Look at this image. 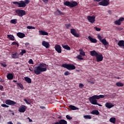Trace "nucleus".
Returning <instances> with one entry per match:
<instances>
[{"label": "nucleus", "mask_w": 124, "mask_h": 124, "mask_svg": "<svg viewBox=\"0 0 124 124\" xmlns=\"http://www.w3.org/2000/svg\"><path fill=\"white\" fill-rule=\"evenodd\" d=\"M46 67H48V65L44 63H42L39 64L38 66L35 67L33 72H34L35 75H39L41 72L46 71Z\"/></svg>", "instance_id": "1"}, {"label": "nucleus", "mask_w": 124, "mask_h": 124, "mask_svg": "<svg viewBox=\"0 0 124 124\" xmlns=\"http://www.w3.org/2000/svg\"><path fill=\"white\" fill-rule=\"evenodd\" d=\"M90 55L92 57H95L96 62H97L103 61V59H104L103 55L100 53L96 52L95 50L90 51Z\"/></svg>", "instance_id": "2"}, {"label": "nucleus", "mask_w": 124, "mask_h": 124, "mask_svg": "<svg viewBox=\"0 0 124 124\" xmlns=\"http://www.w3.org/2000/svg\"><path fill=\"white\" fill-rule=\"evenodd\" d=\"M62 67L66 68L69 71L75 69V66L72 64L63 63L62 64Z\"/></svg>", "instance_id": "3"}, {"label": "nucleus", "mask_w": 124, "mask_h": 124, "mask_svg": "<svg viewBox=\"0 0 124 124\" xmlns=\"http://www.w3.org/2000/svg\"><path fill=\"white\" fill-rule=\"evenodd\" d=\"M63 5L69 7L74 8V7L77 6L78 4L76 1L70 2L68 1H66V2H64V3H63Z\"/></svg>", "instance_id": "4"}, {"label": "nucleus", "mask_w": 124, "mask_h": 124, "mask_svg": "<svg viewBox=\"0 0 124 124\" xmlns=\"http://www.w3.org/2000/svg\"><path fill=\"white\" fill-rule=\"evenodd\" d=\"M97 39H98L99 42H101V43H102L104 46H107L108 45V43L107 42V41H106L105 39H103L102 36H100V35H97Z\"/></svg>", "instance_id": "5"}, {"label": "nucleus", "mask_w": 124, "mask_h": 124, "mask_svg": "<svg viewBox=\"0 0 124 124\" xmlns=\"http://www.w3.org/2000/svg\"><path fill=\"white\" fill-rule=\"evenodd\" d=\"M16 14H17L18 16L22 17L23 16L26 15V11L23 10L17 9L16 11Z\"/></svg>", "instance_id": "6"}, {"label": "nucleus", "mask_w": 124, "mask_h": 124, "mask_svg": "<svg viewBox=\"0 0 124 124\" xmlns=\"http://www.w3.org/2000/svg\"><path fill=\"white\" fill-rule=\"evenodd\" d=\"M109 4V0H103L98 2V5L102 6H107Z\"/></svg>", "instance_id": "7"}, {"label": "nucleus", "mask_w": 124, "mask_h": 124, "mask_svg": "<svg viewBox=\"0 0 124 124\" xmlns=\"http://www.w3.org/2000/svg\"><path fill=\"white\" fill-rule=\"evenodd\" d=\"M87 19L88 20V22L93 23L94 22H95V16H87Z\"/></svg>", "instance_id": "8"}, {"label": "nucleus", "mask_w": 124, "mask_h": 124, "mask_svg": "<svg viewBox=\"0 0 124 124\" xmlns=\"http://www.w3.org/2000/svg\"><path fill=\"white\" fill-rule=\"evenodd\" d=\"M70 32L71 33V34L73 35L74 37H78V38L79 37V34L76 33V30H75V29H71L70 30Z\"/></svg>", "instance_id": "9"}, {"label": "nucleus", "mask_w": 124, "mask_h": 124, "mask_svg": "<svg viewBox=\"0 0 124 124\" xmlns=\"http://www.w3.org/2000/svg\"><path fill=\"white\" fill-rule=\"evenodd\" d=\"M5 104L9 106H15V105H16V102L14 101L8 99L5 100Z\"/></svg>", "instance_id": "10"}, {"label": "nucleus", "mask_w": 124, "mask_h": 124, "mask_svg": "<svg viewBox=\"0 0 124 124\" xmlns=\"http://www.w3.org/2000/svg\"><path fill=\"white\" fill-rule=\"evenodd\" d=\"M89 101H90V103L92 105H97L98 107H102V105H100L98 103H97V100L96 99H89Z\"/></svg>", "instance_id": "11"}, {"label": "nucleus", "mask_w": 124, "mask_h": 124, "mask_svg": "<svg viewBox=\"0 0 124 124\" xmlns=\"http://www.w3.org/2000/svg\"><path fill=\"white\" fill-rule=\"evenodd\" d=\"M27 109V107L26 106L21 105L18 108V111L20 113H25Z\"/></svg>", "instance_id": "12"}, {"label": "nucleus", "mask_w": 124, "mask_h": 124, "mask_svg": "<svg viewBox=\"0 0 124 124\" xmlns=\"http://www.w3.org/2000/svg\"><path fill=\"white\" fill-rule=\"evenodd\" d=\"M55 51L57 52L58 53H62V46L59 45H55Z\"/></svg>", "instance_id": "13"}, {"label": "nucleus", "mask_w": 124, "mask_h": 124, "mask_svg": "<svg viewBox=\"0 0 124 124\" xmlns=\"http://www.w3.org/2000/svg\"><path fill=\"white\" fill-rule=\"evenodd\" d=\"M42 45H43L44 47H46V48H49V47H50V44H49V42L45 41H43L42 42Z\"/></svg>", "instance_id": "14"}, {"label": "nucleus", "mask_w": 124, "mask_h": 124, "mask_svg": "<svg viewBox=\"0 0 124 124\" xmlns=\"http://www.w3.org/2000/svg\"><path fill=\"white\" fill-rule=\"evenodd\" d=\"M17 35V37H18L20 39H22L26 37V35L25 33H21V32H18L16 34Z\"/></svg>", "instance_id": "15"}, {"label": "nucleus", "mask_w": 124, "mask_h": 124, "mask_svg": "<svg viewBox=\"0 0 124 124\" xmlns=\"http://www.w3.org/2000/svg\"><path fill=\"white\" fill-rule=\"evenodd\" d=\"M54 124H67V121L64 120H61L54 123Z\"/></svg>", "instance_id": "16"}, {"label": "nucleus", "mask_w": 124, "mask_h": 124, "mask_svg": "<svg viewBox=\"0 0 124 124\" xmlns=\"http://www.w3.org/2000/svg\"><path fill=\"white\" fill-rule=\"evenodd\" d=\"M124 21V19H123V18L119 19L118 20H117L114 22V24L116 25L120 26V25H121V22H123Z\"/></svg>", "instance_id": "17"}, {"label": "nucleus", "mask_w": 124, "mask_h": 124, "mask_svg": "<svg viewBox=\"0 0 124 124\" xmlns=\"http://www.w3.org/2000/svg\"><path fill=\"white\" fill-rule=\"evenodd\" d=\"M105 107H106V108H107L109 109L112 108V107H114V105H112V104L110 103H106V104H105Z\"/></svg>", "instance_id": "18"}, {"label": "nucleus", "mask_w": 124, "mask_h": 124, "mask_svg": "<svg viewBox=\"0 0 124 124\" xmlns=\"http://www.w3.org/2000/svg\"><path fill=\"white\" fill-rule=\"evenodd\" d=\"M88 39H89V41L92 43H97V40L96 39H93L91 36H88Z\"/></svg>", "instance_id": "19"}, {"label": "nucleus", "mask_w": 124, "mask_h": 124, "mask_svg": "<svg viewBox=\"0 0 124 124\" xmlns=\"http://www.w3.org/2000/svg\"><path fill=\"white\" fill-rule=\"evenodd\" d=\"M39 35H40L46 36V35H48V32L45 31H43V30H40L39 31Z\"/></svg>", "instance_id": "20"}, {"label": "nucleus", "mask_w": 124, "mask_h": 124, "mask_svg": "<svg viewBox=\"0 0 124 124\" xmlns=\"http://www.w3.org/2000/svg\"><path fill=\"white\" fill-rule=\"evenodd\" d=\"M21 3L19 4H17L16 5H18V7L19 8H25L26 6H27V5L28 3H23V1H21Z\"/></svg>", "instance_id": "21"}, {"label": "nucleus", "mask_w": 124, "mask_h": 124, "mask_svg": "<svg viewBox=\"0 0 124 124\" xmlns=\"http://www.w3.org/2000/svg\"><path fill=\"white\" fill-rule=\"evenodd\" d=\"M19 55L20 54H18V53L16 52L12 53V58L18 59V58H19Z\"/></svg>", "instance_id": "22"}, {"label": "nucleus", "mask_w": 124, "mask_h": 124, "mask_svg": "<svg viewBox=\"0 0 124 124\" xmlns=\"http://www.w3.org/2000/svg\"><path fill=\"white\" fill-rule=\"evenodd\" d=\"M90 114L92 115H98L99 114V112H98V110H93Z\"/></svg>", "instance_id": "23"}, {"label": "nucleus", "mask_w": 124, "mask_h": 124, "mask_svg": "<svg viewBox=\"0 0 124 124\" xmlns=\"http://www.w3.org/2000/svg\"><path fill=\"white\" fill-rule=\"evenodd\" d=\"M117 45L121 47H124V41L121 40L119 41V43H117Z\"/></svg>", "instance_id": "24"}, {"label": "nucleus", "mask_w": 124, "mask_h": 124, "mask_svg": "<svg viewBox=\"0 0 124 124\" xmlns=\"http://www.w3.org/2000/svg\"><path fill=\"white\" fill-rule=\"evenodd\" d=\"M62 48H63V49H66L68 51L70 50H71V48L70 47V46H68L67 45H62Z\"/></svg>", "instance_id": "25"}, {"label": "nucleus", "mask_w": 124, "mask_h": 124, "mask_svg": "<svg viewBox=\"0 0 124 124\" xmlns=\"http://www.w3.org/2000/svg\"><path fill=\"white\" fill-rule=\"evenodd\" d=\"M55 15L56 16H61V15H63V13L61 12L60 10H57L55 13Z\"/></svg>", "instance_id": "26"}, {"label": "nucleus", "mask_w": 124, "mask_h": 124, "mask_svg": "<svg viewBox=\"0 0 124 124\" xmlns=\"http://www.w3.org/2000/svg\"><path fill=\"white\" fill-rule=\"evenodd\" d=\"M69 108H70V109H71V110H78V108H77L74 106L70 105L69 106Z\"/></svg>", "instance_id": "27"}, {"label": "nucleus", "mask_w": 124, "mask_h": 124, "mask_svg": "<svg viewBox=\"0 0 124 124\" xmlns=\"http://www.w3.org/2000/svg\"><path fill=\"white\" fill-rule=\"evenodd\" d=\"M13 78H14V76H13V74H8V75L7 76V78L8 79H9V80L13 79Z\"/></svg>", "instance_id": "28"}, {"label": "nucleus", "mask_w": 124, "mask_h": 124, "mask_svg": "<svg viewBox=\"0 0 124 124\" xmlns=\"http://www.w3.org/2000/svg\"><path fill=\"white\" fill-rule=\"evenodd\" d=\"M102 98V97H98V96H92L90 97H89V99H92V100H99V99Z\"/></svg>", "instance_id": "29"}, {"label": "nucleus", "mask_w": 124, "mask_h": 124, "mask_svg": "<svg viewBox=\"0 0 124 124\" xmlns=\"http://www.w3.org/2000/svg\"><path fill=\"white\" fill-rule=\"evenodd\" d=\"M116 120L115 117H111L109 120V122H110L111 123L115 124Z\"/></svg>", "instance_id": "30"}, {"label": "nucleus", "mask_w": 124, "mask_h": 124, "mask_svg": "<svg viewBox=\"0 0 124 124\" xmlns=\"http://www.w3.org/2000/svg\"><path fill=\"white\" fill-rule=\"evenodd\" d=\"M8 39H9L11 41H14L15 40V38L14 37V36L12 35H8Z\"/></svg>", "instance_id": "31"}, {"label": "nucleus", "mask_w": 124, "mask_h": 124, "mask_svg": "<svg viewBox=\"0 0 124 124\" xmlns=\"http://www.w3.org/2000/svg\"><path fill=\"white\" fill-rule=\"evenodd\" d=\"M25 80H26V82H27V83L29 84L31 83V78H28V77L25 78Z\"/></svg>", "instance_id": "32"}, {"label": "nucleus", "mask_w": 124, "mask_h": 124, "mask_svg": "<svg viewBox=\"0 0 124 124\" xmlns=\"http://www.w3.org/2000/svg\"><path fill=\"white\" fill-rule=\"evenodd\" d=\"M11 23H12L13 24H17V19H14L11 20Z\"/></svg>", "instance_id": "33"}, {"label": "nucleus", "mask_w": 124, "mask_h": 124, "mask_svg": "<svg viewBox=\"0 0 124 124\" xmlns=\"http://www.w3.org/2000/svg\"><path fill=\"white\" fill-rule=\"evenodd\" d=\"M26 49H22L21 50V52L19 53V55L20 56H23V54H26Z\"/></svg>", "instance_id": "34"}, {"label": "nucleus", "mask_w": 124, "mask_h": 124, "mask_svg": "<svg viewBox=\"0 0 124 124\" xmlns=\"http://www.w3.org/2000/svg\"><path fill=\"white\" fill-rule=\"evenodd\" d=\"M16 84L21 89V90H23L24 88L23 86H22V84L21 83H17Z\"/></svg>", "instance_id": "35"}, {"label": "nucleus", "mask_w": 124, "mask_h": 124, "mask_svg": "<svg viewBox=\"0 0 124 124\" xmlns=\"http://www.w3.org/2000/svg\"><path fill=\"white\" fill-rule=\"evenodd\" d=\"M79 51H80V52H79V54L82 56V57H85V52L81 50V49H79Z\"/></svg>", "instance_id": "36"}, {"label": "nucleus", "mask_w": 124, "mask_h": 124, "mask_svg": "<svg viewBox=\"0 0 124 124\" xmlns=\"http://www.w3.org/2000/svg\"><path fill=\"white\" fill-rule=\"evenodd\" d=\"M14 45L17 46V47L19 46V45H18V43H16V42H12V43L11 44V46H13Z\"/></svg>", "instance_id": "37"}, {"label": "nucleus", "mask_w": 124, "mask_h": 124, "mask_svg": "<svg viewBox=\"0 0 124 124\" xmlns=\"http://www.w3.org/2000/svg\"><path fill=\"white\" fill-rule=\"evenodd\" d=\"M84 118L85 119H91V116H90V115H85V116H84Z\"/></svg>", "instance_id": "38"}, {"label": "nucleus", "mask_w": 124, "mask_h": 124, "mask_svg": "<svg viewBox=\"0 0 124 124\" xmlns=\"http://www.w3.org/2000/svg\"><path fill=\"white\" fill-rule=\"evenodd\" d=\"M116 86L117 87H123L124 86V84L121 82H117L116 83Z\"/></svg>", "instance_id": "39"}, {"label": "nucleus", "mask_w": 124, "mask_h": 124, "mask_svg": "<svg viewBox=\"0 0 124 124\" xmlns=\"http://www.w3.org/2000/svg\"><path fill=\"white\" fill-rule=\"evenodd\" d=\"M27 29L28 30H35V27L33 26H27Z\"/></svg>", "instance_id": "40"}, {"label": "nucleus", "mask_w": 124, "mask_h": 124, "mask_svg": "<svg viewBox=\"0 0 124 124\" xmlns=\"http://www.w3.org/2000/svg\"><path fill=\"white\" fill-rule=\"evenodd\" d=\"M70 73H69V72L68 71L64 72V73H63V75L65 76H68L69 75H70Z\"/></svg>", "instance_id": "41"}, {"label": "nucleus", "mask_w": 124, "mask_h": 124, "mask_svg": "<svg viewBox=\"0 0 124 124\" xmlns=\"http://www.w3.org/2000/svg\"><path fill=\"white\" fill-rule=\"evenodd\" d=\"M93 96H97V97H101L102 98H105V95H94Z\"/></svg>", "instance_id": "42"}, {"label": "nucleus", "mask_w": 124, "mask_h": 124, "mask_svg": "<svg viewBox=\"0 0 124 124\" xmlns=\"http://www.w3.org/2000/svg\"><path fill=\"white\" fill-rule=\"evenodd\" d=\"M21 4V2H17V1H15L13 2V4H15V5H19V4Z\"/></svg>", "instance_id": "43"}, {"label": "nucleus", "mask_w": 124, "mask_h": 124, "mask_svg": "<svg viewBox=\"0 0 124 124\" xmlns=\"http://www.w3.org/2000/svg\"><path fill=\"white\" fill-rule=\"evenodd\" d=\"M65 26H66V28H67V29H69L70 27H71V24L70 23H68L65 25Z\"/></svg>", "instance_id": "44"}, {"label": "nucleus", "mask_w": 124, "mask_h": 124, "mask_svg": "<svg viewBox=\"0 0 124 124\" xmlns=\"http://www.w3.org/2000/svg\"><path fill=\"white\" fill-rule=\"evenodd\" d=\"M66 118H67V119L69 120H72V117H70V116L67 115L66 116Z\"/></svg>", "instance_id": "45"}, {"label": "nucleus", "mask_w": 124, "mask_h": 124, "mask_svg": "<svg viewBox=\"0 0 124 124\" xmlns=\"http://www.w3.org/2000/svg\"><path fill=\"white\" fill-rule=\"evenodd\" d=\"M28 63L29 64H33V60L32 59H30L29 60V62H28Z\"/></svg>", "instance_id": "46"}, {"label": "nucleus", "mask_w": 124, "mask_h": 124, "mask_svg": "<svg viewBox=\"0 0 124 124\" xmlns=\"http://www.w3.org/2000/svg\"><path fill=\"white\" fill-rule=\"evenodd\" d=\"M94 30H95V31H100V28H97V27H94Z\"/></svg>", "instance_id": "47"}, {"label": "nucleus", "mask_w": 124, "mask_h": 124, "mask_svg": "<svg viewBox=\"0 0 124 124\" xmlns=\"http://www.w3.org/2000/svg\"><path fill=\"white\" fill-rule=\"evenodd\" d=\"M1 107L3 108H9V106H7L5 104H1Z\"/></svg>", "instance_id": "48"}, {"label": "nucleus", "mask_w": 124, "mask_h": 124, "mask_svg": "<svg viewBox=\"0 0 124 124\" xmlns=\"http://www.w3.org/2000/svg\"><path fill=\"white\" fill-rule=\"evenodd\" d=\"M23 101H25V102H26V103H27V104L30 105V103H29L28 102V100H27V99H26V98L23 99Z\"/></svg>", "instance_id": "49"}, {"label": "nucleus", "mask_w": 124, "mask_h": 124, "mask_svg": "<svg viewBox=\"0 0 124 124\" xmlns=\"http://www.w3.org/2000/svg\"><path fill=\"white\" fill-rule=\"evenodd\" d=\"M78 59H79V60H84V59L82 58L81 57V56H80V55L78 56Z\"/></svg>", "instance_id": "50"}, {"label": "nucleus", "mask_w": 124, "mask_h": 124, "mask_svg": "<svg viewBox=\"0 0 124 124\" xmlns=\"http://www.w3.org/2000/svg\"><path fill=\"white\" fill-rule=\"evenodd\" d=\"M29 2H30L29 0H25V1H23V3L29 4Z\"/></svg>", "instance_id": "51"}, {"label": "nucleus", "mask_w": 124, "mask_h": 124, "mask_svg": "<svg viewBox=\"0 0 124 124\" xmlns=\"http://www.w3.org/2000/svg\"><path fill=\"white\" fill-rule=\"evenodd\" d=\"M0 64H1V66L3 67H6V64H3V63H0Z\"/></svg>", "instance_id": "52"}, {"label": "nucleus", "mask_w": 124, "mask_h": 124, "mask_svg": "<svg viewBox=\"0 0 124 124\" xmlns=\"http://www.w3.org/2000/svg\"><path fill=\"white\" fill-rule=\"evenodd\" d=\"M3 90V86L2 85H0V91Z\"/></svg>", "instance_id": "53"}, {"label": "nucleus", "mask_w": 124, "mask_h": 124, "mask_svg": "<svg viewBox=\"0 0 124 124\" xmlns=\"http://www.w3.org/2000/svg\"><path fill=\"white\" fill-rule=\"evenodd\" d=\"M29 70H30V71L31 72H33V71H34V69L31 67V68H29Z\"/></svg>", "instance_id": "54"}, {"label": "nucleus", "mask_w": 124, "mask_h": 124, "mask_svg": "<svg viewBox=\"0 0 124 124\" xmlns=\"http://www.w3.org/2000/svg\"><path fill=\"white\" fill-rule=\"evenodd\" d=\"M83 87H84V84L79 83V87H80V88H82Z\"/></svg>", "instance_id": "55"}, {"label": "nucleus", "mask_w": 124, "mask_h": 124, "mask_svg": "<svg viewBox=\"0 0 124 124\" xmlns=\"http://www.w3.org/2000/svg\"><path fill=\"white\" fill-rule=\"evenodd\" d=\"M26 46V47H27V48H28V47L27 46L28 45H30V44L29 43H26V44H25Z\"/></svg>", "instance_id": "56"}, {"label": "nucleus", "mask_w": 124, "mask_h": 124, "mask_svg": "<svg viewBox=\"0 0 124 124\" xmlns=\"http://www.w3.org/2000/svg\"><path fill=\"white\" fill-rule=\"evenodd\" d=\"M39 108H41L42 109H46V107H45L44 106H40V107H39Z\"/></svg>", "instance_id": "57"}, {"label": "nucleus", "mask_w": 124, "mask_h": 124, "mask_svg": "<svg viewBox=\"0 0 124 124\" xmlns=\"http://www.w3.org/2000/svg\"><path fill=\"white\" fill-rule=\"evenodd\" d=\"M27 119H29V122L31 123L32 122V120H31V119H30V118L28 117Z\"/></svg>", "instance_id": "58"}, {"label": "nucleus", "mask_w": 124, "mask_h": 124, "mask_svg": "<svg viewBox=\"0 0 124 124\" xmlns=\"http://www.w3.org/2000/svg\"><path fill=\"white\" fill-rule=\"evenodd\" d=\"M45 3H48V0H42Z\"/></svg>", "instance_id": "59"}, {"label": "nucleus", "mask_w": 124, "mask_h": 124, "mask_svg": "<svg viewBox=\"0 0 124 124\" xmlns=\"http://www.w3.org/2000/svg\"><path fill=\"white\" fill-rule=\"evenodd\" d=\"M94 0V1L99 2V1H102L103 0Z\"/></svg>", "instance_id": "60"}, {"label": "nucleus", "mask_w": 124, "mask_h": 124, "mask_svg": "<svg viewBox=\"0 0 124 124\" xmlns=\"http://www.w3.org/2000/svg\"><path fill=\"white\" fill-rule=\"evenodd\" d=\"M8 124H13V123H12V122H8Z\"/></svg>", "instance_id": "61"}, {"label": "nucleus", "mask_w": 124, "mask_h": 124, "mask_svg": "<svg viewBox=\"0 0 124 124\" xmlns=\"http://www.w3.org/2000/svg\"><path fill=\"white\" fill-rule=\"evenodd\" d=\"M89 82H90L92 84H94V82L93 81H89Z\"/></svg>", "instance_id": "62"}, {"label": "nucleus", "mask_w": 124, "mask_h": 124, "mask_svg": "<svg viewBox=\"0 0 124 124\" xmlns=\"http://www.w3.org/2000/svg\"><path fill=\"white\" fill-rule=\"evenodd\" d=\"M13 82H14V83H16V82H17V81L16 80H13Z\"/></svg>", "instance_id": "63"}, {"label": "nucleus", "mask_w": 124, "mask_h": 124, "mask_svg": "<svg viewBox=\"0 0 124 124\" xmlns=\"http://www.w3.org/2000/svg\"><path fill=\"white\" fill-rule=\"evenodd\" d=\"M115 96V93H113V94H112V97Z\"/></svg>", "instance_id": "64"}]
</instances>
